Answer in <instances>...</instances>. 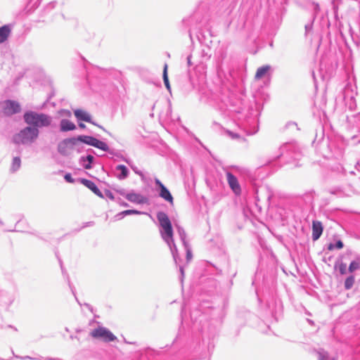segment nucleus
<instances>
[{
    "label": "nucleus",
    "instance_id": "obj_1",
    "mask_svg": "<svg viewBox=\"0 0 360 360\" xmlns=\"http://www.w3.org/2000/svg\"><path fill=\"white\" fill-rule=\"evenodd\" d=\"M157 219L160 225V234L164 242L168 245L174 260L177 263L179 257L178 249L174 240V231L170 219L163 212L157 213Z\"/></svg>",
    "mask_w": 360,
    "mask_h": 360
},
{
    "label": "nucleus",
    "instance_id": "obj_2",
    "mask_svg": "<svg viewBox=\"0 0 360 360\" xmlns=\"http://www.w3.org/2000/svg\"><path fill=\"white\" fill-rule=\"evenodd\" d=\"M23 119L27 125L38 129L39 128L49 127L53 121L50 115L32 110L25 112Z\"/></svg>",
    "mask_w": 360,
    "mask_h": 360
},
{
    "label": "nucleus",
    "instance_id": "obj_3",
    "mask_svg": "<svg viewBox=\"0 0 360 360\" xmlns=\"http://www.w3.org/2000/svg\"><path fill=\"white\" fill-rule=\"evenodd\" d=\"M39 134L38 129L28 125L15 134L13 141L16 144L31 145L37 139Z\"/></svg>",
    "mask_w": 360,
    "mask_h": 360
},
{
    "label": "nucleus",
    "instance_id": "obj_4",
    "mask_svg": "<svg viewBox=\"0 0 360 360\" xmlns=\"http://www.w3.org/2000/svg\"><path fill=\"white\" fill-rule=\"evenodd\" d=\"M77 141H80L89 146H94L96 148L102 150L103 151L107 152L109 150V147L107 143L93 136L80 135L77 137Z\"/></svg>",
    "mask_w": 360,
    "mask_h": 360
},
{
    "label": "nucleus",
    "instance_id": "obj_5",
    "mask_svg": "<svg viewBox=\"0 0 360 360\" xmlns=\"http://www.w3.org/2000/svg\"><path fill=\"white\" fill-rule=\"evenodd\" d=\"M91 337L101 339L105 342L115 341L117 338L108 329L104 327H98L91 332Z\"/></svg>",
    "mask_w": 360,
    "mask_h": 360
},
{
    "label": "nucleus",
    "instance_id": "obj_6",
    "mask_svg": "<svg viewBox=\"0 0 360 360\" xmlns=\"http://www.w3.org/2000/svg\"><path fill=\"white\" fill-rule=\"evenodd\" d=\"M77 143V138L65 139L58 143V151L63 155H68Z\"/></svg>",
    "mask_w": 360,
    "mask_h": 360
},
{
    "label": "nucleus",
    "instance_id": "obj_7",
    "mask_svg": "<svg viewBox=\"0 0 360 360\" xmlns=\"http://www.w3.org/2000/svg\"><path fill=\"white\" fill-rule=\"evenodd\" d=\"M1 108L4 112L8 115L17 113L20 110V106L18 102L9 100L1 103Z\"/></svg>",
    "mask_w": 360,
    "mask_h": 360
},
{
    "label": "nucleus",
    "instance_id": "obj_8",
    "mask_svg": "<svg viewBox=\"0 0 360 360\" xmlns=\"http://www.w3.org/2000/svg\"><path fill=\"white\" fill-rule=\"evenodd\" d=\"M155 183L159 188V195L166 201L172 203L173 197L169 190L162 184V182L158 179H155Z\"/></svg>",
    "mask_w": 360,
    "mask_h": 360
},
{
    "label": "nucleus",
    "instance_id": "obj_9",
    "mask_svg": "<svg viewBox=\"0 0 360 360\" xmlns=\"http://www.w3.org/2000/svg\"><path fill=\"white\" fill-rule=\"evenodd\" d=\"M226 179L231 189L236 195H239L241 192L240 186L237 178L231 172H226Z\"/></svg>",
    "mask_w": 360,
    "mask_h": 360
},
{
    "label": "nucleus",
    "instance_id": "obj_10",
    "mask_svg": "<svg viewBox=\"0 0 360 360\" xmlns=\"http://www.w3.org/2000/svg\"><path fill=\"white\" fill-rule=\"evenodd\" d=\"M74 114L78 121L87 122L98 127V124L91 120V116L88 112L83 110L77 109L74 111ZM99 127L102 128L101 126H99Z\"/></svg>",
    "mask_w": 360,
    "mask_h": 360
},
{
    "label": "nucleus",
    "instance_id": "obj_11",
    "mask_svg": "<svg viewBox=\"0 0 360 360\" xmlns=\"http://www.w3.org/2000/svg\"><path fill=\"white\" fill-rule=\"evenodd\" d=\"M129 201L136 204H144L147 202V198L143 195L134 192H130L123 195Z\"/></svg>",
    "mask_w": 360,
    "mask_h": 360
},
{
    "label": "nucleus",
    "instance_id": "obj_12",
    "mask_svg": "<svg viewBox=\"0 0 360 360\" xmlns=\"http://www.w3.org/2000/svg\"><path fill=\"white\" fill-rule=\"evenodd\" d=\"M323 226L321 222L319 221H313L312 222V238L314 240H318L322 234Z\"/></svg>",
    "mask_w": 360,
    "mask_h": 360
},
{
    "label": "nucleus",
    "instance_id": "obj_13",
    "mask_svg": "<svg viewBox=\"0 0 360 360\" xmlns=\"http://www.w3.org/2000/svg\"><path fill=\"white\" fill-rule=\"evenodd\" d=\"M80 181L83 185L89 188L96 195L103 198L102 193L93 181L85 179H82Z\"/></svg>",
    "mask_w": 360,
    "mask_h": 360
},
{
    "label": "nucleus",
    "instance_id": "obj_14",
    "mask_svg": "<svg viewBox=\"0 0 360 360\" xmlns=\"http://www.w3.org/2000/svg\"><path fill=\"white\" fill-rule=\"evenodd\" d=\"M76 129V125L72 122L71 121L63 119L60 122V130L61 131H72Z\"/></svg>",
    "mask_w": 360,
    "mask_h": 360
},
{
    "label": "nucleus",
    "instance_id": "obj_15",
    "mask_svg": "<svg viewBox=\"0 0 360 360\" xmlns=\"http://www.w3.org/2000/svg\"><path fill=\"white\" fill-rule=\"evenodd\" d=\"M115 170L120 172V173L115 174L116 177L120 180L125 179L129 176V169L123 165L116 166Z\"/></svg>",
    "mask_w": 360,
    "mask_h": 360
},
{
    "label": "nucleus",
    "instance_id": "obj_16",
    "mask_svg": "<svg viewBox=\"0 0 360 360\" xmlns=\"http://www.w3.org/2000/svg\"><path fill=\"white\" fill-rule=\"evenodd\" d=\"M94 160V158L91 155L87 156H82L79 158V164L85 169H90L92 166L91 164Z\"/></svg>",
    "mask_w": 360,
    "mask_h": 360
},
{
    "label": "nucleus",
    "instance_id": "obj_17",
    "mask_svg": "<svg viewBox=\"0 0 360 360\" xmlns=\"http://www.w3.org/2000/svg\"><path fill=\"white\" fill-rule=\"evenodd\" d=\"M271 68L269 65L259 68L255 74V79H260L269 75Z\"/></svg>",
    "mask_w": 360,
    "mask_h": 360
},
{
    "label": "nucleus",
    "instance_id": "obj_18",
    "mask_svg": "<svg viewBox=\"0 0 360 360\" xmlns=\"http://www.w3.org/2000/svg\"><path fill=\"white\" fill-rule=\"evenodd\" d=\"M11 33L10 26L8 25L0 27V44L4 42Z\"/></svg>",
    "mask_w": 360,
    "mask_h": 360
},
{
    "label": "nucleus",
    "instance_id": "obj_19",
    "mask_svg": "<svg viewBox=\"0 0 360 360\" xmlns=\"http://www.w3.org/2000/svg\"><path fill=\"white\" fill-rule=\"evenodd\" d=\"M20 166H21L20 158L19 157H15L13 159L10 170L11 172L14 173V172H17L20 168Z\"/></svg>",
    "mask_w": 360,
    "mask_h": 360
},
{
    "label": "nucleus",
    "instance_id": "obj_20",
    "mask_svg": "<svg viewBox=\"0 0 360 360\" xmlns=\"http://www.w3.org/2000/svg\"><path fill=\"white\" fill-rule=\"evenodd\" d=\"M360 269V259L353 260L348 268V271L349 273H353L354 271Z\"/></svg>",
    "mask_w": 360,
    "mask_h": 360
},
{
    "label": "nucleus",
    "instance_id": "obj_21",
    "mask_svg": "<svg viewBox=\"0 0 360 360\" xmlns=\"http://www.w3.org/2000/svg\"><path fill=\"white\" fill-rule=\"evenodd\" d=\"M176 229L183 245L188 243V242L186 240V233L184 229L178 226H176Z\"/></svg>",
    "mask_w": 360,
    "mask_h": 360
},
{
    "label": "nucleus",
    "instance_id": "obj_22",
    "mask_svg": "<svg viewBox=\"0 0 360 360\" xmlns=\"http://www.w3.org/2000/svg\"><path fill=\"white\" fill-rule=\"evenodd\" d=\"M354 281H355V278H354V276L353 275H351V276H348L345 279V288L346 290L351 289L353 287V285H354Z\"/></svg>",
    "mask_w": 360,
    "mask_h": 360
},
{
    "label": "nucleus",
    "instance_id": "obj_23",
    "mask_svg": "<svg viewBox=\"0 0 360 360\" xmlns=\"http://www.w3.org/2000/svg\"><path fill=\"white\" fill-rule=\"evenodd\" d=\"M319 360H335L334 356H330L327 352L324 350H320L318 352Z\"/></svg>",
    "mask_w": 360,
    "mask_h": 360
},
{
    "label": "nucleus",
    "instance_id": "obj_24",
    "mask_svg": "<svg viewBox=\"0 0 360 360\" xmlns=\"http://www.w3.org/2000/svg\"><path fill=\"white\" fill-rule=\"evenodd\" d=\"M163 80H164V83H165L166 88L167 89L168 91H170V85H169L168 76H167V64H165L164 66Z\"/></svg>",
    "mask_w": 360,
    "mask_h": 360
},
{
    "label": "nucleus",
    "instance_id": "obj_25",
    "mask_svg": "<svg viewBox=\"0 0 360 360\" xmlns=\"http://www.w3.org/2000/svg\"><path fill=\"white\" fill-rule=\"evenodd\" d=\"M183 245H184V249H185L186 252V260H187V262H189L192 259V258H193L191 248L189 243L184 244Z\"/></svg>",
    "mask_w": 360,
    "mask_h": 360
},
{
    "label": "nucleus",
    "instance_id": "obj_26",
    "mask_svg": "<svg viewBox=\"0 0 360 360\" xmlns=\"http://www.w3.org/2000/svg\"><path fill=\"white\" fill-rule=\"evenodd\" d=\"M335 266L338 269L341 275H344L347 273V264L345 263L340 262L338 264H336Z\"/></svg>",
    "mask_w": 360,
    "mask_h": 360
},
{
    "label": "nucleus",
    "instance_id": "obj_27",
    "mask_svg": "<svg viewBox=\"0 0 360 360\" xmlns=\"http://www.w3.org/2000/svg\"><path fill=\"white\" fill-rule=\"evenodd\" d=\"M343 248V243L341 240H338L337 241V243L335 244H333V243H330L328 244V249L329 250H334L335 248L336 249H341Z\"/></svg>",
    "mask_w": 360,
    "mask_h": 360
},
{
    "label": "nucleus",
    "instance_id": "obj_28",
    "mask_svg": "<svg viewBox=\"0 0 360 360\" xmlns=\"http://www.w3.org/2000/svg\"><path fill=\"white\" fill-rule=\"evenodd\" d=\"M124 214L127 216L130 214H140L141 212L135 210H127L124 211Z\"/></svg>",
    "mask_w": 360,
    "mask_h": 360
},
{
    "label": "nucleus",
    "instance_id": "obj_29",
    "mask_svg": "<svg viewBox=\"0 0 360 360\" xmlns=\"http://www.w3.org/2000/svg\"><path fill=\"white\" fill-rule=\"evenodd\" d=\"M227 134L233 139H239L240 138V136L238 134H236V133H233V132H231L230 131H228Z\"/></svg>",
    "mask_w": 360,
    "mask_h": 360
},
{
    "label": "nucleus",
    "instance_id": "obj_30",
    "mask_svg": "<svg viewBox=\"0 0 360 360\" xmlns=\"http://www.w3.org/2000/svg\"><path fill=\"white\" fill-rule=\"evenodd\" d=\"M64 179L68 183H73L74 182V179H72V177L70 174H66L65 175V176H64Z\"/></svg>",
    "mask_w": 360,
    "mask_h": 360
},
{
    "label": "nucleus",
    "instance_id": "obj_31",
    "mask_svg": "<svg viewBox=\"0 0 360 360\" xmlns=\"http://www.w3.org/2000/svg\"><path fill=\"white\" fill-rule=\"evenodd\" d=\"M125 214H124V211L117 214L115 216V220H120L122 219V218H124L125 217Z\"/></svg>",
    "mask_w": 360,
    "mask_h": 360
},
{
    "label": "nucleus",
    "instance_id": "obj_32",
    "mask_svg": "<svg viewBox=\"0 0 360 360\" xmlns=\"http://www.w3.org/2000/svg\"><path fill=\"white\" fill-rule=\"evenodd\" d=\"M62 115L70 117L72 113L70 110H63L60 112Z\"/></svg>",
    "mask_w": 360,
    "mask_h": 360
},
{
    "label": "nucleus",
    "instance_id": "obj_33",
    "mask_svg": "<svg viewBox=\"0 0 360 360\" xmlns=\"http://www.w3.org/2000/svg\"><path fill=\"white\" fill-rule=\"evenodd\" d=\"M105 195L108 198H109L111 200H114L115 199V197L112 194V192L109 191H107L106 193H105Z\"/></svg>",
    "mask_w": 360,
    "mask_h": 360
},
{
    "label": "nucleus",
    "instance_id": "obj_34",
    "mask_svg": "<svg viewBox=\"0 0 360 360\" xmlns=\"http://www.w3.org/2000/svg\"><path fill=\"white\" fill-rule=\"evenodd\" d=\"M79 127L81 128V129H84L86 127L85 124H83V123H79Z\"/></svg>",
    "mask_w": 360,
    "mask_h": 360
},
{
    "label": "nucleus",
    "instance_id": "obj_35",
    "mask_svg": "<svg viewBox=\"0 0 360 360\" xmlns=\"http://www.w3.org/2000/svg\"><path fill=\"white\" fill-rule=\"evenodd\" d=\"M120 205L122 206H123V207H128L129 206V205L127 202H120Z\"/></svg>",
    "mask_w": 360,
    "mask_h": 360
},
{
    "label": "nucleus",
    "instance_id": "obj_36",
    "mask_svg": "<svg viewBox=\"0 0 360 360\" xmlns=\"http://www.w3.org/2000/svg\"><path fill=\"white\" fill-rule=\"evenodd\" d=\"M191 56H188L187 57V61H188V65H191Z\"/></svg>",
    "mask_w": 360,
    "mask_h": 360
},
{
    "label": "nucleus",
    "instance_id": "obj_37",
    "mask_svg": "<svg viewBox=\"0 0 360 360\" xmlns=\"http://www.w3.org/2000/svg\"><path fill=\"white\" fill-rule=\"evenodd\" d=\"M179 270H180V272H181V276H184V269H183V267H182V266H180Z\"/></svg>",
    "mask_w": 360,
    "mask_h": 360
},
{
    "label": "nucleus",
    "instance_id": "obj_38",
    "mask_svg": "<svg viewBox=\"0 0 360 360\" xmlns=\"http://www.w3.org/2000/svg\"><path fill=\"white\" fill-rule=\"evenodd\" d=\"M314 10L315 11H317L319 9V6L318 4H314Z\"/></svg>",
    "mask_w": 360,
    "mask_h": 360
},
{
    "label": "nucleus",
    "instance_id": "obj_39",
    "mask_svg": "<svg viewBox=\"0 0 360 360\" xmlns=\"http://www.w3.org/2000/svg\"><path fill=\"white\" fill-rule=\"evenodd\" d=\"M131 168H132V169H133V170L135 172V173L139 174H141V173H140V172H139L137 171V169H136L134 167H132V166H131Z\"/></svg>",
    "mask_w": 360,
    "mask_h": 360
},
{
    "label": "nucleus",
    "instance_id": "obj_40",
    "mask_svg": "<svg viewBox=\"0 0 360 360\" xmlns=\"http://www.w3.org/2000/svg\"><path fill=\"white\" fill-rule=\"evenodd\" d=\"M125 162H127V163L129 164V161L127 160L126 159L124 160Z\"/></svg>",
    "mask_w": 360,
    "mask_h": 360
}]
</instances>
